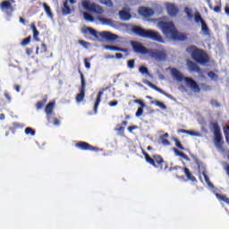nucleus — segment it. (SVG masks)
<instances>
[{"mask_svg":"<svg viewBox=\"0 0 229 229\" xmlns=\"http://www.w3.org/2000/svg\"><path fill=\"white\" fill-rule=\"evenodd\" d=\"M157 28L161 30L162 33L165 34V37H170L172 40H177L179 42H185V40H187V34L178 32L173 21L159 20L157 21Z\"/></svg>","mask_w":229,"mask_h":229,"instance_id":"1","label":"nucleus"},{"mask_svg":"<svg viewBox=\"0 0 229 229\" xmlns=\"http://www.w3.org/2000/svg\"><path fill=\"white\" fill-rule=\"evenodd\" d=\"M132 33H135L138 37H141V38H150V40L159 42L160 44H164L165 42L162 35H160V32L153 30H146L136 26L132 28Z\"/></svg>","mask_w":229,"mask_h":229,"instance_id":"2","label":"nucleus"},{"mask_svg":"<svg viewBox=\"0 0 229 229\" xmlns=\"http://www.w3.org/2000/svg\"><path fill=\"white\" fill-rule=\"evenodd\" d=\"M210 128L214 133V144L217 149L223 148L225 140H223V134L221 133V127L217 122H210Z\"/></svg>","mask_w":229,"mask_h":229,"instance_id":"3","label":"nucleus"},{"mask_svg":"<svg viewBox=\"0 0 229 229\" xmlns=\"http://www.w3.org/2000/svg\"><path fill=\"white\" fill-rule=\"evenodd\" d=\"M191 57L197 64H200L201 65H205V64H208V62H210V57H208V54L196 47H194V49L191 52Z\"/></svg>","mask_w":229,"mask_h":229,"instance_id":"4","label":"nucleus"},{"mask_svg":"<svg viewBox=\"0 0 229 229\" xmlns=\"http://www.w3.org/2000/svg\"><path fill=\"white\" fill-rule=\"evenodd\" d=\"M82 7L84 10H88V12H90L91 13H97V15H102V13L105 12L101 5L89 0L82 1Z\"/></svg>","mask_w":229,"mask_h":229,"instance_id":"5","label":"nucleus"},{"mask_svg":"<svg viewBox=\"0 0 229 229\" xmlns=\"http://www.w3.org/2000/svg\"><path fill=\"white\" fill-rule=\"evenodd\" d=\"M143 155L145 157L146 162L149 164L150 165H153V167H159V169L162 170V165L164 164V158L161 157L160 155H154L152 157H149V154L147 152H143Z\"/></svg>","mask_w":229,"mask_h":229,"instance_id":"6","label":"nucleus"},{"mask_svg":"<svg viewBox=\"0 0 229 229\" xmlns=\"http://www.w3.org/2000/svg\"><path fill=\"white\" fill-rule=\"evenodd\" d=\"M79 74L81 75V87L79 89V93L75 97L76 103H81L85 99V89L87 87L85 76L81 70H79Z\"/></svg>","mask_w":229,"mask_h":229,"instance_id":"7","label":"nucleus"},{"mask_svg":"<svg viewBox=\"0 0 229 229\" xmlns=\"http://www.w3.org/2000/svg\"><path fill=\"white\" fill-rule=\"evenodd\" d=\"M148 55L157 62H164L167 58V54L164 50L150 48Z\"/></svg>","mask_w":229,"mask_h":229,"instance_id":"8","label":"nucleus"},{"mask_svg":"<svg viewBox=\"0 0 229 229\" xmlns=\"http://www.w3.org/2000/svg\"><path fill=\"white\" fill-rule=\"evenodd\" d=\"M131 46L134 53H137L138 55H148L149 53V49L139 41H132Z\"/></svg>","mask_w":229,"mask_h":229,"instance_id":"9","label":"nucleus"},{"mask_svg":"<svg viewBox=\"0 0 229 229\" xmlns=\"http://www.w3.org/2000/svg\"><path fill=\"white\" fill-rule=\"evenodd\" d=\"M69 3L70 4H76V0H64L62 7L63 15H71L74 12V8L69 6Z\"/></svg>","mask_w":229,"mask_h":229,"instance_id":"10","label":"nucleus"},{"mask_svg":"<svg viewBox=\"0 0 229 229\" xmlns=\"http://www.w3.org/2000/svg\"><path fill=\"white\" fill-rule=\"evenodd\" d=\"M171 171H182L188 180L190 182H196V177L192 175V173H191V170L187 167H182V166H174L170 169Z\"/></svg>","mask_w":229,"mask_h":229,"instance_id":"11","label":"nucleus"},{"mask_svg":"<svg viewBox=\"0 0 229 229\" xmlns=\"http://www.w3.org/2000/svg\"><path fill=\"white\" fill-rule=\"evenodd\" d=\"M99 37H101V38H103L104 40H106L107 42H115V40L119 38L118 35L114 34L110 31L99 32Z\"/></svg>","mask_w":229,"mask_h":229,"instance_id":"12","label":"nucleus"},{"mask_svg":"<svg viewBox=\"0 0 229 229\" xmlns=\"http://www.w3.org/2000/svg\"><path fill=\"white\" fill-rule=\"evenodd\" d=\"M184 81L186 82L187 86L190 87L191 90H193V92H196V93L201 92V88H199V85L198 84V82H196V81L189 77H186L184 78Z\"/></svg>","mask_w":229,"mask_h":229,"instance_id":"13","label":"nucleus"},{"mask_svg":"<svg viewBox=\"0 0 229 229\" xmlns=\"http://www.w3.org/2000/svg\"><path fill=\"white\" fill-rule=\"evenodd\" d=\"M76 148L81 149L82 151H98V148L85 141H78L76 143Z\"/></svg>","mask_w":229,"mask_h":229,"instance_id":"14","label":"nucleus"},{"mask_svg":"<svg viewBox=\"0 0 229 229\" xmlns=\"http://www.w3.org/2000/svg\"><path fill=\"white\" fill-rule=\"evenodd\" d=\"M166 12L170 17H176L178 15L180 9L176 7L174 4L167 3L165 4Z\"/></svg>","mask_w":229,"mask_h":229,"instance_id":"15","label":"nucleus"},{"mask_svg":"<svg viewBox=\"0 0 229 229\" xmlns=\"http://www.w3.org/2000/svg\"><path fill=\"white\" fill-rule=\"evenodd\" d=\"M12 3H15V0H10V1H3L0 4V8L2 12H4V10H9L10 13H13L15 9L12 5Z\"/></svg>","mask_w":229,"mask_h":229,"instance_id":"16","label":"nucleus"},{"mask_svg":"<svg viewBox=\"0 0 229 229\" xmlns=\"http://www.w3.org/2000/svg\"><path fill=\"white\" fill-rule=\"evenodd\" d=\"M55 102H49L45 107V113L47 114V119L48 123H51V115H53V110H55Z\"/></svg>","mask_w":229,"mask_h":229,"instance_id":"17","label":"nucleus"},{"mask_svg":"<svg viewBox=\"0 0 229 229\" xmlns=\"http://www.w3.org/2000/svg\"><path fill=\"white\" fill-rule=\"evenodd\" d=\"M186 65L191 72H198V74H201V68H199V66L191 60H187Z\"/></svg>","mask_w":229,"mask_h":229,"instance_id":"18","label":"nucleus"},{"mask_svg":"<svg viewBox=\"0 0 229 229\" xmlns=\"http://www.w3.org/2000/svg\"><path fill=\"white\" fill-rule=\"evenodd\" d=\"M104 49H107L108 51H118L120 53H125V56H128L130 55L128 48H123L115 46L106 45L104 46Z\"/></svg>","mask_w":229,"mask_h":229,"instance_id":"19","label":"nucleus"},{"mask_svg":"<svg viewBox=\"0 0 229 229\" xmlns=\"http://www.w3.org/2000/svg\"><path fill=\"white\" fill-rule=\"evenodd\" d=\"M143 83L145 85H148V87H150V89H153L157 92H159V94H163V96H165L166 98H169V94H167L165 91H164L162 89L158 88L155 84H153L151 81L145 80L143 81Z\"/></svg>","mask_w":229,"mask_h":229,"instance_id":"20","label":"nucleus"},{"mask_svg":"<svg viewBox=\"0 0 229 229\" xmlns=\"http://www.w3.org/2000/svg\"><path fill=\"white\" fill-rule=\"evenodd\" d=\"M103 94H105V89L98 91L97 95V98L93 106L94 114H98V107L99 106V103H101V98H103Z\"/></svg>","mask_w":229,"mask_h":229,"instance_id":"21","label":"nucleus"},{"mask_svg":"<svg viewBox=\"0 0 229 229\" xmlns=\"http://www.w3.org/2000/svg\"><path fill=\"white\" fill-rule=\"evenodd\" d=\"M134 103H136L137 105H140V107H139L136 112V117H140V115L144 114V107L146 106V104L140 99H135Z\"/></svg>","mask_w":229,"mask_h":229,"instance_id":"22","label":"nucleus"},{"mask_svg":"<svg viewBox=\"0 0 229 229\" xmlns=\"http://www.w3.org/2000/svg\"><path fill=\"white\" fill-rule=\"evenodd\" d=\"M139 12L143 17H151L154 13L153 9L148 7H141Z\"/></svg>","mask_w":229,"mask_h":229,"instance_id":"23","label":"nucleus"},{"mask_svg":"<svg viewBox=\"0 0 229 229\" xmlns=\"http://www.w3.org/2000/svg\"><path fill=\"white\" fill-rule=\"evenodd\" d=\"M172 76L176 79L177 81H183V74L178 69L173 68L171 70Z\"/></svg>","mask_w":229,"mask_h":229,"instance_id":"24","label":"nucleus"},{"mask_svg":"<svg viewBox=\"0 0 229 229\" xmlns=\"http://www.w3.org/2000/svg\"><path fill=\"white\" fill-rule=\"evenodd\" d=\"M30 30H32L34 40H36V42H40V38H38V35H40V33L38 32V30H37L35 22L30 24Z\"/></svg>","mask_w":229,"mask_h":229,"instance_id":"25","label":"nucleus"},{"mask_svg":"<svg viewBox=\"0 0 229 229\" xmlns=\"http://www.w3.org/2000/svg\"><path fill=\"white\" fill-rule=\"evenodd\" d=\"M173 151L177 157H181V158H183L186 162H191V157H189L185 153L180 151L178 148H174Z\"/></svg>","mask_w":229,"mask_h":229,"instance_id":"26","label":"nucleus"},{"mask_svg":"<svg viewBox=\"0 0 229 229\" xmlns=\"http://www.w3.org/2000/svg\"><path fill=\"white\" fill-rule=\"evenodd\" d=\"M119 17L121 21H130L131 19V14L130 12L122 10L119 12Z\"/></svg>","mask_w":229,"mask_h":229,"instance_id":"27","label":"nucleus"},{"mask_svg":"<svg viewBox=\"0 0 229 229\" xmlns=\"http://www.w3.org/2000/svg\"><path fill=\"white\" fill-rule=\"evenodd\" d=\"M82 33H84L85 35H87V33H89V35H91L95 38H98V31H96V30H94L92 27L84 28L83 30H82Z\"/></svg>","mask_w":229,"mask_h":229,"instance_id":"28","label":"nucleus"},{"mask_svg":"<svg viewBox=\"0 0 229 229\" xmlns=\"http://www.w3.org/2000/svg\"><path fill=\"white\" fill-rule=\"evenodd\" d=\"M46 103H47V96H45L42 100L38 101L36 103L37 110H42V108H44V106H46Z\"/></svg>","mask_w":229,"mask_h":229,"instance_id":"29","label":"nucleus"},{"mask_svg":"<svg viewBox=\"0 0 229 229\" xmlns=\"http://www.w3.org/2000/svg\"><path fill=\"white\" fill-rule=\"evenodd\" d=\"M206 3L210 8V10H213L214 12H216V13H221V4L213 7L211 0H207Z\"/></svg>","mask_w":229,"mask_h":229,"instance_id":"30","label":"nucleus"},{"mask_svg":"<svg viewBox=\"0 0 229 229\" xmlns=\"http://www.w3.org/2000/svg\"><path fill=\"white\" fill-rule=\"evenodd\" d=\"M201 31L203 35H206L207 37L210 36V29H208V25H207V22L202 21L201 23Z\"/></svg>","mask_w":229,"mask_h":229,"instance_id":"31","label":"nucleus"},{"mask_svg":"<svg viewBox=\"0 0 229 229\" xmlns=\"http://www.w3.org/2000/svg\"><path fill=\"white\" fill-rule=\"evenodd\" d=\"M98 19L99 22H102L104 25L112 26L114 24V21H112V19L103 17H98Z\"/></svg>","mask_w":229,"mask_h":229,"instance_id":"32","label":"nucleus"},{"mask_svg":"<svg viewBox=\"0 0 229 229\" xmlns=\"http://www.w3.org/2000/svg\"><path fill=\"white\" fill-rule=\"evenodd\" d=\"M216 196L219 201H224V203H226V205H229V198L226 195L216 193Z\"/></svg>","mask_w":229,"mask_h":229,"instance_id":"33","label":"nucleus"},{"mask_svg":"<svg viewBox=\"0 0 229 229\" xmlns=\"http://www.w3.org/2000/svg\"><path fill=\"white\" fill-rule=\"evenodd\" d=\"M43 8H44L47 17H49V19H53V12H51V7H49V5H47V4L44 3Z\"/></svg>","mask_w":229,"mask_h":229,"instance_id":"34","label":"nucleus"},{"mask_svg":"<svg viewBox=\"0 0 229 229\" xmlns=\"http://www.w3.org/2000/svg\"><path fill=\"white\" fill-rule=\"evenodd\" d=\"M40 49V51H39ZM47 46H46L44 43L41 44V47L36 48V55H39V53H47Z\"/></svg>","mask_w":229,"mask_h":229,"instance_id":"35","label":"nucleus"},{"mask_svg":"<svg viewBox=\"0 0 229 229\" xmlns=\"http://www.w3.org/2000/svg\"><path fill=\"white\" fill-rule=\"evenodd\" d=\"M98 2L108 8H112L114 6V2H112V0H98Z\"/></svg>","mask_w":229,"mask_h":229,"instance_id":"36","label":"nucleus"},{"mask_svg":"<svg viewBox=\"0 0 229 229\" xmlns=\"http://www.w3.org/2000/svg\"><path fill=\"white\" fill-rule=\"evenodd\" d=\"M194 19H195V22H197V24H199V22H200V24H203V22H205V20H203V18L201 17V14H199V13H195Z\"/></svg>","mask_w":229,"mask_h":229,"instance_id":"37","label":"nucleus"},{"mask_svg":"<svg viewBox=\"0 0 229 229\" xmlns=\"http://www.w3.org/2000/svg\"><path fill=\"white\" fill-rule=\"evenodd\" d=\"M83 17L85 21H88L89 22H94V16H92L89 13H83Z\"/></svg>","mask_w":229,"mask_h":229,"instance_id":"38","label":"nucleus"},{"mask_svg":"<svg viewBox=\"0 0 229 229\" xmlns=\"http://www.w3.org/2000/svg\"><path fill=\"white\" fill-rule=\"evenodd\" d=\"M174 141L175 143V146L179 149H182V151L185 150V147L183 145H182V142H180V140H178V138H174Z\"/></svg>","mask_w":229,"mask_h":229,"instance_id":"39","label":"nucleus"},{"mask_svg":"<svg viewBox=\"0 0 229 229\" xmlns=\"http://www.w3.org/2000/svg\"><path fill=\"white\" fill-rule=\"evenodd\" d=\"M184 12L188 17V19H192L194 17V14L192 13V9L189 7H185Z\"/></svg>","mask_w":229,"mask_h":229,"instance_id":"40","label":"nucleus"},{"mask_svg":"<svg viewBox=\"0 0 229 229\" xmlns=\"http://www.w3.org/2000/svg\"><path fill=\"white\" fill-rule=\"evenodd\" d=\"M25 133H26V135H31L32 137H35V130H33L32 128H30V127H27L26 129H25Z\"/></svg>","mask_w":229,"mask_h":229,"instance_id":"41","label":"nucleus"},{"mask_svg":"<svg viewBox=\"0 0 229 229\" xmlns=\"http://www.w3.org/2000/svg\"><path fill=\"white\" fill-rule=\"evenodd\" d=\"M139 72H140V74H149V71L146 66H140L139 68Z\"/></svg>","mask_w":229,"mask_h":229,"instance_id":"42","label":"nucleus"},{"mask_svg":"<svg viewBox=\"0 0 229 229\" xmlns=\"http://www.w3.org/2000/svg\"><path fill=\"white\" fill-rule=\"evenodd\" d=\"M127 67L129 69H134L135 68V59L129 60L127 62Z\"/></svg>","mask_w":229,"mask_h":229,"instance_id":"43","label":"nucleus"},{"mask_svg":"<svg viewBox=\"0 0 229 229\" xmlns=\"http://www.w3.org/2000/svg\"><path fill=\"white\" fill-rule=\"evenodd\" d=\"M30 42H31V36H29L27 38H24L21 44V46H28Z\"/></svg>","mask_w":229,"mask_h":229,"instance_id":"44","label":"nucleus"},{"mask_svg":"<svg viewBox=\"0 0 229 229\" xmlns=\"http://www.w3.org/2000/svg\"><path fill=\"white\" fill-rule=\"evenodd\" d=\"M208 76L211 78V80H217L218 76L213 71L208 72Z\"/></svg>","mask_w":229,"mask_h":229,"instance_id":"45","label":"nucleus"},{"mask_svg":"<svg viewBox=\"0 0 229 229\" xmlns=\"http://www.w3.org/2000/svg\"><path fill=\"white\" fill-rule=\"evenodd\" d=\"M160 140H161L163 146H171V141H169L167 139L160 138Z\"/></svg>","mask_w":229,"mask_h":229,"instance_id":"46","label":"nucleus"},{"mask_svg":"<svg viewBox=\"0 0 229 229\" xmlns=\"http://www.w3.org/2000/svg\"><path fill=\"white\" fill-rule=\"evenodd\" d=\"M156 106H159V108H163V110H165L166 106H165V104L163 102H160L158 100H157L155 102Z\"/></svg>","mask_w":229,"mask_h":229,"instance_id":"47","label":"nucleus"},{"mask_svg":"<svg viewBox=\"0 0 229 229\" xmlns=\"http://www.w3.org/2000/svg\"><path fill=\"white\" fill-rule=\"evenodd\" d=\"M210 104L212 105V106H216V108H219V106H221V104H219V102H217V100L216 99H211Z\"/></svg>","mask_w":229,"mask_h":229,"instance_id":"48","label":"nucleus"},{"mask_svg":"<svg viewBox=\"0 0 229 229\" xmlns=\"http://www.w3.org/2000/svg\"><path fill=\"white\" fill-rule=\"evenodd\" d=\"M202 174H203V176H204V179H205L206 183H208V185H211L212 182H210V179L208 178V175H207L206 173H203Z\"/></svg>","mask_w":229,"mask_h":229,"instance_id":"49","label":"nucleus"},{"mask_svg":"<svg viewBox=\"0 0 229 229\" xmlns=\"http://www.w3.org/2000/svg\"><path fill=\"white\" fill-rule=\"evenodd\" d=\"M4 96V98H6L7 101H9V103L12 101V96H10V93H8V91H5Z\"/></svg>","mask_w":229,"mask_h":229,"instance_id":"50","label":"nucleus"},{"mask_svg":"<svg viewBox=\"0 0 229 229\" xmlns=\"http://www.w3.org/2000/svg\"><path fill=\"white\" fill-rule=\"evenodd\" d=\"M53 124L54 126H60V120L56 117H54Z\"/></svg>","mask_w":229,"mask_h":229,"instance_id":"51","label":"nucleus"},{"mask_svg":"<svg viewBox=\"0 0 229 229\" xmlns=\"http://www.w3.org/2000/svg\"><path fill=\"white\" fill-rule=\"evenodd\" d=\"M84 65L86 69H90V62L87 58L84 59Z\"/></svg>","mask_w":229,"mask_h":229,"instance_id":"52","label":"nucleus"},{"mask_svg":"<svg viewBox=\"0 0 229 229\" xmlns=\"http://www.w3.org/2000/svg\"><path fill=\"white\" fill-rule=\"evenodd\" d=\"M109 106H117L119 105V102L117 100H113L108 103Z\"/></svg>","mask_w":229,"mask_h":229,"instance_id":"53","label":"nucleus"},{"mask_svg":"<svg viewBox=\"0 0 229 229\" xmlns=\"http://www.w3.org/2000/svg\"><path fill=\"white\" fill-rule=\"evenodd\" d=\"M137 128H139V126L132 125V126H129L127 130L131 133V131H133V130H137Z\"/></svg>","mask_w":229,"mask_h":229,"instance_id":"54","label":"nucleus"},{"mask_svg":"<svg viewBox=\"0 0 229 229\" xmlns=\"http://www.w3.org/2000/svg\"><path fill=\"white\" fill-rule=\"evenodd\" d=\"M26 55H28V56L33 55V48H26Z\"/></svg>","mask_w":229,"mask_h":229,"instance_id":"55","label":"nucleus"},{"mask_svg":"<svg viewBox=\"0 0 229 229\" xmlns=\"http://www.w3.org/2000/svg\"><path fill=\"white\" fill-rule=\"evenodd\" d=\"M79 44H81V46H84V47H87V46H89V42L84 40H79Z\"/></svg>","mask_w":229,"mask_h":229,"instance_id":"56","label":"nucleus"},{"mask_svg":"<svg viewBox=\"0 0 229 229\" xmlns=\"http://www.w3.org/2000/svg\"><path fill=\"white\" fill-rule=\"evenodd\" d=\"M115 58H117L118 60H121L123 58V54L121 53H116L115 54Z\"/></svg>","mask_w":229,"mask_h":229,"instance_id":"57","label":"nucleus"},{"mask_svg":"<svg viewBox=\"0 0 229 229\" xmlns=\"http://www.w3.org/2000/svg\"><path fill=\"white\" fill-rule=\"evenodd\" d=\"M186 134H187V135L194 136V135H196V132H194V131H187Z\"/></svg>","mask_w":229,"mask_h":229,"instance_id":"58","label":"nucleus"},{"mask_svg":"<svg viewBox=\"0 0 229 229\" xmlns=\"http://www.w3.org/2000/svg\"><path fill=\"white\" fill-rule=\"evenodd\" d=\"M169 137V133L165 132V134L160 136V139H167Z\"/></svg>","mask_w":229,"mask_h":229,"instance_id":"59","label":"nucleus"},{"mask_svg":"<svg viewBox=\"0 0 229 229\" xmlns=\"http://www.w3.org/2000/svg\"><path fill=\"white\" fill-rule=\"evenodd\" d=\"M177 132H179V133H187V130H185V129H179L177 131Z\"/></svg>","mask_w":229,"mask_h":229,"instance_id":"60","label":"nucleus"},{"mask_svg":"<svg viewBox=\"0 0 229 229\" xmlns=\"http://www.w3.org/2000/svg\"><path fill=\"white\" fill-rule=\"evenodd\" d=\"M14 89L16 90V92H21V86L15 85Z\"/></svg>","mask_w":229,"mask_h":229,"instance_id":"61","label":"nucleus"},{"mask_svg":"<svg viewBox=\"0 0 229 229\" xmlns=\"http://www.w3.org/2000/svg\"><path fill=\"white\" fill-rule=\"evenodd\" d=\"M20 22L21 24H26V20H24V18H22V17H20Z\"/></svg>","mask_w":229,"mask_h":229,"instance_id":"62","label":"nucleus"},{"mask_svg":"<svg viewBox=\"0 0 229 229\" xmlns=\"http://www.w3.org/2000/svg\"><path fill=\"white\" fill-rule=\"evenodd\" d=\"M225 12L226 15H229V7L228 6L225 7Z\"/></svg>","mask_w":229,"mask_h":229,"instance_id":"63","label":"nucleus"},{"mask_svg":"<svg viewBox=\"0 0 229 229\" xmlns=\"http://www.w3.org/2000/svg\"><path fill=\"white\" fill-rule=\"evenodd\" d=\"M226 173H227V175L229 176V165H227V166L225 168Z\"/></svg>","mask_w":229,"mask_h":229,"instance_id":"64","label":"nucleus"}]
</instances>
